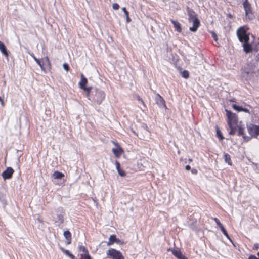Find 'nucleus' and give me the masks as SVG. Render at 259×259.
Returning <instances> with one entry per match:
<instances>
[{
  "instance_id": "obj_24",
  "label": "nucleus",
  "mask_w": 259,
  "mask_h": 259,
  "mask_svg": "<svg viewBox=\"0 0 259 259\" xmlns=\"http://www.w3.org/2000/svg\"><path fill=\"white\" fill-rule=\"evenodd\" d=\"M224 160H225V161L226 163H227L229 165H232L230 156L228 153H225Z\"/></svg>"
},
{
  "instance_id": "obj_2",
  "label": "nucleus",
  "mask_w": 259,
  "mask_h": 259,
  "mask_svg": "<svg viewBox=\"0 0 259 259\" xmlns=\"http://www.w3.org/2000/svg\"><path fill=\"white\" fill-rule=\"evenodd\" d=\"M91 100L100 104L105 98V94L103 91L97 89L91 92Z\"/></svg>"
},
{
  "instance_id": "obj_40",
  "label": "nucleus",
  "mask_w": 259,
  "mask_h": 259,
  "mask_svg": "<svg viewBox=\"0 0 259 259\" xmlns=\"http://www.w3.org/2000/svg\"><path fill=\"white\" fill-rule=\"evenodd\" d=\"M253 249L255 250H257L259 249V243H255L254 244Z\"/></svg>"
},
{
  "instance_id": "obj_38",
  "label": "nucleus",
  "mask_w": 259,
  "mask_h": 259,
  "mask_svg": "<svg viewBox=\"0 0 259 259\" xmlns=\"http://www.w3.org/2000/svg\"><path fill=\"white\" fill-rule=\"evenodd\" d=\"M122 10L123 11L124 13L125 14V16L129 15L128 12L126 10L125 7H123L122 8Z\"/></svg>"
},
{
  "instance_id": "obj_52",
  "label": "nucleus",
  "mask_w": 259,
  "mask_h": 259,
  "mask_svg": "<svg viewBox=\"0 0 259 259\" xmlns=\"http://www.w3.org/2000/svg\"><path fill=\"white\" fill-rule=\"evenodd\" d=\"M189 161L190 162H191V161H192V160L191 159H189Z\"/></svg>"
},
{
  "instance_id": "obj_41",
  "label": "nucleus",
  "mask_w": 259,
  "mask_h": 259,
  "mask_svg": "<svg viewBox=\"0 0 259 259\" xmlns=\"http://www.w3.org/2000/svg\"><path fill=\"white\" fill-rule=\"evenodd\" d=\"M137 100L139 101H141V103L143 104V105H145L144 104V102L143 101V100L142 99V98L140 97V96H137Z\"/></svg>"
},
{
  "instance_id": "obj_3",
  "label": "nucleus",
  "mask_w": 259,
  "mask_h": 259,
  "mask_svg": "<svg viewBox=\"0 0 259 259\" xmlns=\"http://www.w3.org/2000/svg\"><path fill=\"white\" fill-rule=\"evenodd\" d=\"M244 8L245 11L246 16L249 19H252L254 17L252 13V8L250 4L248 2V0H245L243 3Z\"/></svg>"
},
{
  "instance_id": "obj_15",
  "label": "nucleus",
  "mask_w": 259,
  "mask_h": 259,
  "mask_svg": "<svg viewBox=\"0 0 259 259\" xmlns=\"http://www.w3.org/2000/svg\"><path fill=\"white\" fill-rule=\"evenodd\" d=\"M112 152L116 157H119L121 156L123 151L121 147L118 148H113Z\"/></svg>"
},
{
  "instance_id": "obj_36",
  "label": "nucleus",
  "mask_w": 259,
  "mask_h": 259,
  "mask_svg": "<svg viewBox=\"0 0 259 259\" xmlns=\"http://www.w3.org/2000/svg\"><path fill=\"white\" fill-rule=\"evenodd\" d=\"M112 8L114 10H118L119 8V5L117 3H114L112 5Z\"/></svg>"
},
{
  "instance_id": "obj_18",
  "label": "nucleus",
  "mask_w": 259,
  "mask_h": 259,
  "mask_svg": "<svg viewBox=\"0 0 259 259\" xmlns=\"http://www.w3.org/2000/svg\"><path fill=\"white\" fill-rule=\"evenodd\" d=\"M0 51L6 57L8 56V53L4 44L0 41Z\"/></svg>"
},
{
  "instance_id": "obj_46",
  "label": "nucleus",
  "mask_w": 259,
  "mask_h": 259,
  "mask_svg": "<svg viewBox=\"0 0 259 259\" xmlns=\"http://www.w3.org/2000/svg\"><path fill=\"white\" fill-rule=\"evenodd\" d=\"M0 102L1 103V105L3 106H4V102L3 101V100L2 99L1 97H0Z\"/></svg>"
},
{
  "instance_id": "obj_23",
  "label": "nucleus",
  "mask_w": 259,
  "mask_h": 259,
  "mask_svg": "<svg viewBox=\"0 0 259 259\" xmlns=\"http://www.w3.org/2000/svg\"><path fill=\"white\" fill-rule=\"evenodd\" d=\"M61 249L64 253L68 255L71 259H75V256L69 250L64 249L63 248H61Z\"/></svg>"
},
{
  "instance_id": "obj_31",
  "label": "nucleus",
  "mask_w": 259,
  "mask_h": 259,
  "mask_svg": "<svg viewBox=\"0 0 259 259\" xmlns=\"http://www.w3.org/2000/svg\"><path fill=\"white\" fill-rule=\"evenodd\" d=\"M81 259H91V256L88 253L86 254H81Z\"/></svg>"
},
{
  "instance_id": "obj_49",
  "label": "nucleus",
  "mask_w": 259,
  "mask_h": 259,
  "mask_svg": "<svg viewBox=\"0 0 259 259\" xmlns=\"http://www.w3.org/2000/svg\"><path fill=\"white\" fill-rule=\"evenodd\" d=\"M131 131L135 134V135H137V133L135 132V131L134 130H131Z\"/></svg>"
},
{
  "instance_id": "obj_35",
  "label": "nucleus",
  "mask_w": 259,
  "mask_h": 259,
  "mask_svg": "<svg viewBox=\"0 0 259 259\" xmlns=\"http://www.w3.org/2000/svg\"><path fill=\"white\" fill-rule=\"evenodd\" d=\"M213 219L215 221V222H216L218 226L219 227V228H220L221 226H223V225L221 223L220 220L218 218H214Z\"/></svg>"
},
{
  "instance_id": "obj_42",
  "label": "nucleus",
  "mask_w": 259,
  "mask_h": 259,
  "mask_svg": "<svg viewBox=\"0 0 259 259\" xmlns=\"http://www.w3.org/2000/svg\"><path fill=\"white\" fill-rule=\"evenodd\" d=\"M248 259H258V257H256L255 255H250L249 256Z\"/></svg>"
},
{
  "instance_id": "obj_1",
  "label": "nucleus",
  "mask_w": 259,
  "mask_h": 259,
  "mask_svg": "<svg viewBox=\"0 0 259 259\" xmlns=\"http://www.w3.org/2000/svg\"><path fill=\"white\" fill-rule=\"evenodd\" d=\"M237 35L239 41L243 43V49L246 53H249L251 51V47L248 44L249 36L246 33V31L244 27H241L238 29Z\"/></svg>"
},
{
  "instance_id": "obj_47",
  "label": "nucleus",
  "mask_w": 259,
  "mask_h": 259,
  "mask_svg": "<svg viewBox=\"0 0 259 259\" xmlns=\"http://www.w3.org/2000/svg\"><path fill=\"white\" fill-rule=\"evenodd\" d=\"M185 168H186V170H189L191 169V167L189 165H187V166H186Z\"/></svg>"
},
{
  "instance_id": "obj_34",
  "label": "nucleus",
  "mask_w": 259,
  "mask_h": 259,
  "mask_svg": "<svg viewBox=\"0 0 259 259\" xmlns=\"http://www.w3.org/2000/svg\"><path fill=\"white\" fill-rule=\"evenodd\" d=\"M63 67L65 70H66L67 72H68L69 70V67L68 64L67 63H64L63 65Z\"/></svg>"
},
{
  "instance_id": "obj_50",
  "label": "nucleus",
  "mask_w": 259,
  "mask_h": 259,
  "mask_svg": "<svg viewBox=\"0 0 259 259\" xmlns=\"http://www.w3.org/2000/svg\"><path fill=\"white\" fill-rule=\"evenodd\" d=\"M38 220L39 222H42V220L40 218H38Z\"/></svg>"
},
{
  "instance_id": "obj_20",
  "label": "nucleus",
  "mask_w": 259,
  "mask_h": 259,
  "mask_svg": "<svg viewBox=\"0 0 259 259\" xmlns=\"http://www.w3.org/2000/svg\"><path fill=\"white\" fill-rule=\"evenodd\" d=\"M92 89V87H84L82 89V90H84L86 92V96L88 97L90 100H91V97H92L91 93H90V91Z\"/></svg>"
},
{
  "instance_id": "obj_12",
  "label": "nucleus",
  "mask_w": 259,
  "mask_h": 259,
  "mask_svg": "<svg viewBox=\"0 0 259 259\" xmlns=\"http://www.w3.org/2000/svg\"><path fill=\"white\" fill-rule=\"evenodd\" d=\"M64 236L67 240V244H70L71 242V234L69 231H65L64 232Z\"/></svg>"
},
{
  "instance_id": "obj_8",
  "label": "nucleus",
  "mask_w": 259,
  "mask_h": 259,
  "mask_svg": "<svg viewBox=\"0 0 259 259\" xmlns=\"http://www.w3.org/2000/svg\"><path fill=\"white\" fill-rule=\"evenodd\" d=\"M189 22L192 23L193 26L190 27V30L192 32H196L200 25V21L198 18L189 21Z\"/></svg>"
},
{
  "instance_id": "obj_30",
  "label": "nucleus",
  "mask_w": 259,
  "mask_h": 259,
  "mask_svg": "<svg viewBox=\"0 0 259 259\" xmlns=\"http://www.w3.org/2000/svg\"><path fill=\"white\" fill-rule=\"evenodd\" d=\"M182 76L185 78H188L189 77V72L187 70H184L182 72Z\"/></svg>"
},
{
  "instance_id": "obj_53",
  "label": "nucleus",
  "mask_w": 259,
  "mask_h": 259,
  "mask_svg": "<svg viewBox=\"0 0 259 259\" xmlns=\"http://www.w3.org/2000/svg\"><path fill=\"white\" fill-rule=\"evenodd\" d=\"M184 259H188V258L186 257H185Z\"/></svg>"
},
{
  "instance_id": "obj_29",
  "label": "nucleus",
  "mask_w": 259,
  "mask_h": 259,
  "mask_svg": "<svg viewBox=\"0 0 259 259\" xmlns=\"http://www.w3.org/2000/svg\"><path fill=\"white\" fill-rule=\"evenodd\" d=\"M217 135L218 137L219 138L220 140H222L224 138L222 134L221 131L219 128L217 129Z\"/></svg>"
},
{
  "instance_id": "obj_9",
  "label": "nucleus",
  "mask_w": 259,
  "mask_h": 259,
  "mask_svg": "<svg viewBox=\"0 0 259 259\" xmlns=\"http://www.w3.org/2000/svg\"><path fill=\"white\" fill-rule=\"evenodd\" d=\"M155 101L159 107H166L164 99L159 94H157L155 97Z\"/></svg>"
},
{
  "instance_id": "obj_4",
  "label": "nucleus",
  "mask_w": 259,
  "mask_h": 259,
  "mask_svg": "<svg viewBox=\"0 0 259 259\" xmlns=\"http://www.w3.org/2000/svg\"><path fill=\"white\" fill-rule=\"evenodd\" d=\"M108 255L112 259H124L121 253L114 249H110L108 251Z\"/></svg>"
},
{
  "instance_id": "obj_21",
  "label": "nucleus",
  "mask_w": 259,
  "mask_h": 259,
  "mask_svg": "<svg viewBox=\"0 0 259 259\" xmlns=\"http://www.w3.org/2000/svg\"><path fill=\"white\" fill-rule=\"evenodd\" d=\"M53 177L54 179H61L63 177H64V174L58 171H56L53 174Z\"/></svg>"
},
{
  "instance_id": "obj_6",
  "label": "nucleus",
  "mask_w": 259,
  "mask_h": 259,
  "mask_svg": "<svg viewBox=\"0 0 259 259\" xmlns=\"http://www.w3.org/2000/svg\"><path fill=\"white\" fill-rule=\"evenodd\" d=\"M227 115L228 117V124H232L236 125L237 122V117L235 113L231 112L227 110H226Z\"/></svg>"
},
{
  "instance_id": "obj_39",
  "label": "nucleus",
  "mask_w": 259,
  "mask_h": 259,
  "mask_svg": "<svg viewBox=\"0 0 259 259\" xmlns=\"http://www.w3.org/2000/svg\"><path fill=\"white\" fill-rule=\"evenodd\" d=\"M115 243L118 244H123L124 243H123V241H122V240L119 239H116V241L115 242Z\"/></svg>"
},
{
  "instance_id": "obj_19",
  "label": "nucleus",
  "mask_w": 259,
  "mask_h": 259,
  "mask_svg": "<svg viewBox=\"0 0 259 259\" xmlns=\"http://www.w3.org/2000/svg\"><path fill=\"white\" fill-rule=\"evenodd\" d=\"M116 236L115 235H110L109 241L107 242V245L110 246L112 245L114 242L116 241Z\"/></svg>"
},
{
  "instance_id": "obj_7",
  "label": "nucleus",
  "mask_w": 259,
  "mask_h": 259,
  "mask_svg": "<svg viewBox=\"0 0 259 259\" xmlns=\"http://www.w3.org/2000/svg\"><path fill=\"white\" fill-rule=\"evenodd\" d=\"M14 171L12 167H9L3 172L2 175L4 179H9L12 178Z\"/></svg>"
},
{
  "instance_id": "obj_13",
  "label": "nucleus",
  "mask_w": 259,
  "mask_h": 259,
  "mask_svg": "<svg viewBox=\"0 0 259 259\" xmlns=\"http://www.w3.org/2000/svg\"><path fill=\"white\" fill-rule=\"evenodd\" d=\"M88 82V80L87 78L84 77V76L83 75V74H81V80L80 81L79 83V85L80 89H82L84 87H85V85Z\"/></svg>"
},
{
  "instance_id": "obj_25",
  "label": "nucleus",
  "mask_w": 259,
  "mask_h": 259,
  "mask_svg": "<svg viewBox=\"0 0 259 259\" xmlns=\"http://www.w3.org/2000/svg\"><path fill=\"white\" fill-rule=\"evenodd\" d=\"M221 230L222 231V233H223V234L227 238H228L230 240V237H229V236L228 234V233L227 232L226 229L224 228L223 225L222 226H221V227L220 228Z\"/></svg>"
},
{
  "instance_id": "obj_17",
  "label": "nucleus",
  "mask_w": 259,
  "mask_h": 259,
  "mask_svg": "<svg viewBox=\"0 0 259 259\" xmlns=\"http://www.w3.org/2000/svg\"><path fill=\"white\" fill-rule=\"evenodd\" d=\"M171 22L174 25L176 30L179 32H181L182 31V28L180 23L178 21L173 20H171Z\"/></svg>"
},
{
  "instance_id": "obj_32",
  "label": "nucleus",
  "mask_w": 259,
  "mask_h": 259,
  "mask_svg": "<svg viewBox=\"0 0 259 259\" xmlns=\"http://www.w3.org/2000/svg\"><path fill=\"white\" fill-rule=\"evenodd\" d=\"M211 33L212 38H213L214 41L217 42L218 39V36H217V34L214 32H213V31L211 32Z\"/></svg>"
},
{
  "instance_id": "obj_44",
  "label": "nucleus",
  "mask_w": 259,
  "mask_h": 259,
  "mask_svg": "<svg viewBox=\"0 0 259 259\" xmlns=\"http://www.w3.org/2000/svg\"><path fill=\"white\" fill-rule=\"evenodd\" d=\"M45 61L47 62L49 64H50L49 60L48 57H45Z\"/></svg>"
},
{
  "instance_id": "obj_28",
  "label": "nucleus",
  "mask_w": 259,
  "mask_h": 259,
  "mask_svg": "<svg viewBox=\"0 0 259 259\" xmlns=\"http://www.w3.org/2000/svg\"><path fill=\"white\" fill-rule=\"evenodd\" d=\"M79 250L80 252H82V254H86L88 253V250L85 248V247L83 246H80L79 247Z\"/></svg>"
},
{
  "instance_id": "obj_5",
  "label": "nucleus",
  "mask_w": 259,
  "mask_h": 259,
  "mask_svg": "<svg viewBox=\"0 0 259 259\" xmlns=\"http://www.w3.org/2000/svg\"><path fill=\"white\" fill-rule=\"evenodd\" d=\"M247 130L248 133L252 137L259 135V126L251 124L247 126Z\"/></svg>"
},
{
  "instance_id": "obj_27",
  "label": "nucleus",
  "mask_w": 259,
  "mask_h": 259,
  "mask_svg": "<svg viewBox=\"0 0 259 259\" xmlns=\"http://www.w3.org/2000/svg\"><path fill=\"white\" fill-rule=\"evenodd\" d=\"M232 107L234 110H235L237 111H239V112L242 111L243 108V107H242L241 106H238L235 104L232 105Z\"/></svg>"
},
{
  "instance_id": "obj_37",
  "label": "nucleus",
  "mask_w": 259,
  "mask_h": 259,
  "mask_svg": "<svg viewBox=\"0 0 259 259\" xmlns=\"http://www.w3.org/2000/svg\"><path fill=\"white\" fill-rule=\"evenodd\" d=\"M115 164L116 168L117 170H118V169H120V163L118 161H117V160L115 161Z\"/></svg>"
},
{
  "instance_id": "obj_11",
  "label": "nucleus",
  "mask_w": 259,
  "mask_h": 259,
  "mask_svg": "<svg viewBox=\"0 0 259 259\" xmlns=\"http://www.w3.org/2000/svg\"><path fill=\"white\" fill-rule=\"evenodd\" d=\"M187 12L189 16V21H191V20L197 18L195 12L193 10L188 8L187 10Z\"/></svg>"
},
{
  "instance_id": "obj_14",
  "label": "nucleus",
  "mask_w": 259,
  "mask_h": 259,
  "mask_svg": "<svg viewBox=\"0 0 259 259\" xmlns=\"http://www.w3.org/2000/svg\"><path fill=\"white\" fill-rule=\"evenodd\" d=\"M237 127L238 129V135L243 136L244 139L247 138V140H249L250 139L249 137H247L244 136V130L245 128L240 125H237Z\"/></svg>"
},
{
  "instance_id": "obj_45",
  "label": "nucleus",
  "mask_w": 259,
  "mask_h": 259,
  "mask_svg": "<svg viewBox=\"0 0 259 259\" xmlns=\"http://www.w3.org/2000/svg\"><path fill=\"white\" fill-rule=\"evenodd\" d=\"M242 111H244V112H245L246 113H249V110L247 108H243Z\"/></svg>"
},
{
  "instance_id": "obj_33",
  "label": "nucleus",
  "mask_w": 259,
  "mask_h": 259,
  "mask_svg": "<svg viewBox=\"0 0 259 259\" xmlns=\"http://www.w3.org/2000/svg\"><path fill=\"white\" fill-rule=\"evenodd\" d=\"M118 174L121 177H124L126 175L125 171L122 169H118Z\"/></svg>"
},
{
  "instance_id": "obj_22",
  "label": "nucleus",
  "mask_w": 259,
  "mask_h": 259,
  "mask_svg": "<svg viewBox=\"0 0 259 259\" xmlns=\"http://www.w3.org/2000/svg\"><path fill=\"white\" fill-rule=\"evenodd\" d=\"M229 128L230 129V131H229V134L230 135H234L235 133V132L236 131V127L235 126L236 125H234L232 124H230L229 123V124H228Z\"/></svg>"
},
{
  "instance_id": "obj_26",
  "label": "nucleus",
  "mask_w": 259,
  "mask_h": 259,
  "mask_svg": "<svg viewBox=\"0 0 259 259\" xmlns=\"http://www.w3.org/2000/svg\"><path fill=\"white\" fill-rule=\"evenodd\" d=\"M34 60L35 61V62L38 64V65L40 67L41 69L44 70V68L43 67V65L41 63L39 59L36 58L34 55L32 56Z\"/></svg>"
},
{
  "instance_id": "obj_16",
  "label": "nucleus",
  "mask_w": 259,
  "mask_h": 259,
  "mask_svg": "<svg viewBox=\"0 0 259 259\" xmlns=\"http://www.w3.org/2000/svg\"><path fill=\"white\" fill-rule=\"evenodd\" d=\"M54 221L55 223H58L59 226L60 224L64 222V217L62 214H58L57 215L56 218H55Z\"/></svg>"
},
{
  "instance_id": "obj_51",
  "label": "nucleus",
  "mask_w": 259,
  "mask_h": 259,
  "mask_svg": "<svg viewBox=\"0 0 259 259\" xmlns=\"http://www.w3.org/2000/svg\"><path fill=\"white\" fill-rule=\"evenodd\" d=\"M257 256H258V259H259V252H257Z\"/></svg>"
},
{
  "instance_id": "obj_10",
  "label": "nucleus",
  "mask_w": 259,
  "mask_h": 259,
  "mask_svg": "<svg viewBox=\"0 0 259 259\" xmlns=\"http://www.w3.org/2000/svg\"><path fill=\"white\" fill-rule=\"evenodd\" d=\"M168 251H171L172 252V253L177 258L179 259H184L186 257L184 256L181 251L179 249H168Z\"/></svg>"
},
{
  "instance_id": "obj_43",
  "label": "nucleus",
  "mask_w": 259,
  "mask_h": 259,
  "mask_svg": "<svg viewBox=\"0 0 259 259\" xmlns=\"http://www.w3.org/2000/svg\"><path fill=\"white\" fill-rule=\"evenodd\" d=\"M126 22L127 23H129L130 21H131V19L129 17V15H126Z\"/></svg>"
},
{
  "instance_id": "obj_48",
  "label": "nucleus",
  "mask_w": 259,
  "mask_h": 259,
  "mask_svg": "<svg viewBox=\"0 0 259 259\" xmlns=\"http://www.w3.org/2000/svg\"><path fill=\"white\" fill-rule=\"evenodd\" d=\"M196 171H196V170H195V169H192V172L193 174H195V173L196 172Z\"/></svg>"
}]
</instances>
